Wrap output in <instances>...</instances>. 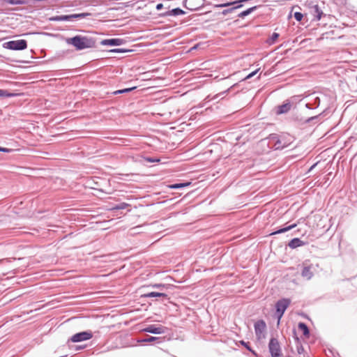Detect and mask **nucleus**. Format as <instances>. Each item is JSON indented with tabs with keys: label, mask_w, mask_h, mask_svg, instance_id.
I'll return each mask as SVG.
<instances>
[{
	"label": "nucleus",
	"mask_w": 357,
	"mask_h": 357,
	"mask_svg": "<svg viewBox=\"0 0 357 357\" xmlns=\"http://www.w3.org/2000/svg\"><path fill=\"white\" fill-rule=\"evenodd\" d=\"M5 45L6 48L12 50H23L27 47V42L24 39L10 40L7 42Z\"/></svg>",
	"instance_id": "5"
},
{
	"label": "nucleus",
	"mask_w": 357,
	"mask_h": 357,
	"mask_svg": "<svg viewBox=\"0 0 357 357\" xmlns=\"http://www.w3.org/2000/svg\"><path fill=\"white\" fill-rule=\"evenodd\" d=\"M129 51L130 50H126V49H120V48L113 49V50H110L111 52H116V53H124V52H129Z\"/></svg>",
	"instance_id": "33"
},
{
	"label": "nucleus",
	"mask_w": 357,
	"mask_h": 357,
	"mask_svg": "<svg viewBox=\"0 0 357 357\" xmlns=\"http://www.w3.org/2000/svg\"><path fill=\"white\" fill-rule=\"evenodd\" d=\"M305 244V242H303V241H301L300 238H294L293 239H291L289 243H288V245L289 246V248H291V249H295L298 247H301V246H303Z\"/></svg>",
	"instance_id": "13"
},
{
	"label": "nucleus",
	"mask_w": 357,
	"mask_h": 357,
	"mask_svg": "<svg viewBox=\"0 0 357 357\" xmlns=\"http://www.w3.org/2000/svg\"><path fill=\"white\" fill-rule=\"evenodd\" d=\"M236 84H234V85H232L229 89H228L227 90H225L217 95H215L213 98V100H216L217 98H223V96H225L226 94H227V93L229 91V90L232 88H234V86H236Z\"/></svg>",
	"instance_id": "24"
},
{
	"label": "nucleus",
	"mask_w": 357,
	"mask_h": 357,
	"mask_svg": "<svg viewBox=\"0 0 357 357\" xmlns=\"http://www.w3.org/2000/svg\"><path fill=\"white\" fill-rule=\"evenodd\" d=\"M313 10H314V15L315 20L317 21L320 20L321 18V16L323 15L322 10L320 9V8L319 7L318 5H315L313 7Z\"/></svg>",
	"instance_id": "15"
},
{
	"label": "nucleus",
	"mask_w": 357,
	"mask_h": 357,
	"mask_svg": "<svg viewBox=\"0 0 357 357\" xmlns=\"http://www.w3.org/2000/svg\"><path fill=\"white\" fill-rule=\"evenodd\" d=\"M292 104L289 100H286L282 105L277 107L276 114H282L287 113L291 108Z\"/></svg>",
	"instance_id": "11"
},
{
	"label": "nucleus",
	"mask_w": 357,
	"mask_h": 357,
	"mask_svg": "<svg viewBox=\"0 0 357 357\" xmlns=\"http://www.w3.org/2000/svg\"><path fill=\"white\" fill-rule=\"evenodd\" d=\"M356 14H357V10H356Z\"/></svg>",
	"instance_id": "40"
},
{
	"label": "nucleus",
	"mask_w": 357,
	"mask_h": 357,
	"mask_svg": "<svg viewBox=\"0 0 357 357\" xmlns=\"http://www.w3.org/2000/svg\"><path fill=\"white\" fill-rule=\"evenodd\" d=\"M135 89V87H131V88H126V89H121V90H118V91H114V94H120V93H128V92L132 91Z\"/></svg>",
	"instance_id": "28"
},
{
	"label": "nucleus",
	"mask_w": 357,
	"mask_h": 357,
	"mask_svg": "<svg viewBox=\"0 0 357 357\" xmlns=\"http://www.w3.org/2000/svg\"><path fill=\"white\" fill-rule=\"evenodd\" d=\"M306 107L308 108V109H312L313 108V105L312 104L308 102L305 105Z\"/></svg>",
	"instance_id": "38"
},
{
	"label": "nucleus",
	"mask_w": 357,
	"mask_h": 357,
	"mask_svg": "<svg viewBox=\"0 0 357 357\" xmlns=\"http://www.w3.org/2000/svg\"><path fill=\"white\" fill-rule=\"evenodd\" d=\"M294 18L298 21L300 22L302 20L303 17V15L300 12H296L294 15Z\"/></svg>",
	"instance_id": "31"
},
{
	"label": "nucleus",
	"mask_w": 357,
	"mask_h": 357,
	"mask_svg": "<svg viewBox=\"0 0 357 357\" xmlns=\"http://www.w3.org/2000/svg\"><path fill=\"white\" fill-rule=\"evenodd\" d=\"M255 335L258 340H261L265 338L264 332L266 329V324L265 321L262 319L258 320L255 323Z\"/></svg>",
	"instance_id": "6"
},
{
	"label": "nucleus",
	"mask_w": 357,
	"mask_h": 357,
	"mask_svg": "<svg viewBox=\"0 0 357 357\" xmlns=\"http://www.w3.org/2000/svg\"><path fill=\"white\" fill-rule=\"evenodd\" d=\"M313 103L312 105H314L315 107H317L320 105V99L319 97L315 96L313 98Z\"/></svg>",
	"instance_id": "32"
},
{
	"label": "nucleus",
	"mask_w": 357,
	"mask_h": 357,
	"mask_svg": "<svg viewBox=\"0 0 357 357\" xmlns=\"http://www.w3.org/2000/svg\"><path fill=\"white\" fill-rule=\"evenodd\" d=\"M268 350L271 357H280L282 356L281 347L277 338H271L268 343Z\"/></svg>",
	"instance_id": "4"
},
{
	"label": "nucleus",
	"mask_w": 357,
	"mask_h": 357,
	"mask_svg": "<svg viewBox=\"0 0 357 357\" xmlns=\"http://www.w3.org/2000/svg\"><path fill=\"white\" fill-rule=\"evenodd\" d=\"M160 337H158L149 336L146 338L138 339L137 342L138 343L153 342L160 340Z\"/></svg>",
	"instance_id": "18"
},
{
	"label": "nucleus",
	"mask_w": 357,
	"mask_h": 357,
	"mask_svg": "<svg viewBox=\"0 0 357 357\" xmlns=\"http://www.w3.org/2000/svg\"><path fill=\"white\" fill-rule=\"evenodd\" d=\"M130 205L127 203L122 202L119 204H116L114 206L112 209L113 210H123L126 209L127 207H128Z\"/></svg>",
	"instance_id": "25"
},
{
	"label": "nucleus",
	"mask_w": 357,
	"mask_h": 357,
	"mask_svg": "<svg viewBox=\"0 0 357 357\" xmlns=\"http://www.w3.org/2000/svg\"><path fill=\"white\" fill-rule=\"evenodd\" d=\"M90 15L89 13H82L71 15H56L50 17V20L53 22H69L77 19H83Z\"/></svg>",
	"instance_id": "2"
},
{
	"label": "nucleus",
	"mask_w": 357,
	"mask_h": 357,
	"mask_svg": "<svg viewBox=\"0 0 357 357\" xmlns=\"http://www.w3.org/2000/svg\"><path fill=\"white\" fill-rule=\"evenodd\" d=\"M258 6H252L251 8H248L245 10L242 11L238 15V17L240 18H244L245 17L248 16V15L251 14L252 12L256 10L257 9Z\"/></svg>",
	"instance_id": "14"
},
{
	"label": "nucleus",
	"mask_w": 357,
	"mask_h": 357,
	"mask_svg": "<svg viewBox=\"0 0 357 357\" xmlns=\"http://www.w3.org/2000/svg\"><path fill=\"white\" fill-rule=\"evenodd\" d=\"M298 327L301 331H302V332L305 336H308L310 335L309 328L305 323L300 322L298 325Z\"/></svg>",
	"instance_id": "17"
},
{
	"label": "nucleus",
	"mask_w": 357,
	"mask_h": 357,
	"mask_svg": "<svg viewBox=\"0 0 357 357\" xmlns=\"http://www.w3.org/2000/svg\"><path fill=\"white\" fill-rule=\"evenodd\" d=\"M0 151L4 152V153H10L12 151V149L0 146Z\"/></svg>",
	"instance_id": "36"
},
{
	"label": "nucleus",
	"mask_w": 357,
	"mask_h": 357,
	"mask_svg": "<svg viewBox=\"0 0 357 357\" xmlns=\"http://www.w3.org/2000/svg\"><path fill=\"white\" fill-rule=\"evenodd\" d=\"M124 42L125 40L122 38H110L102 40L100 43L102 45L119 46L123 45Z\"/></svg>",
	"instance_id": "10"
},
{
	"label": "nucleus",
	"mask_w": 357,
	"mask_h": 357,
	"mask_svg": "<svg viewBox=\"0 0 357 357\" xmlns=\"http://www.w3.org/2000/svg\"><path fill=\"white\" fill-rule=\"evenodd\" d=\"M93 337V333L90 331H82L73 335L70 337L73 342H79L85 340H89Z\"/></svg>",
	"instance_id": "7"
},
{
	"label": "nucleus",
	"mask_w": 357,
	"mask_h": 357,
	"mask_svg": "<svg viewBox=\"0 0 357 357\" xmlns=\"http://www.w3.org/2000/svg\"><path fill=\"white\" fill-rule=\"evenodd\" d=\"M241 7H243V4H237L236 6H234L232 8H229L223 10L222 12V14L223 15H227L229 13H231L233 11H234L236 9L240 8Z\"/></svg>",
	"instance_id": "20"
},
{
	"label": "nucleus",
	"mask_w": 357,
	"mask_h": 357,
	"mask_svg": "<svg viewBox=\"0 0 357 357\" xmlns=\"http://www.w3.org/2000/svg\"><path fill=\"white\" fill-rule=\"evenodd\" d=\"M291 303V301L288 298H282L275 303V316L278 319V322L283 316L285 310Z\"/></svg>",
	"instance_id": "3"
},
{
	"label": "nucleus",
	"mask_w": 357,
	"mask_h": 357,
	"mask_svg": "<svg viewBox=\"0 0 357 357\" xmlns=\"http://www.w3.org/2000/svg\"><path fill=\"white\" fill-rule=\"evenodd\" d=\"M296 227V224H293V225H291L288 227H283L282 229H280L275 231H273L271 234V235H275V234H282V233H284L287 231H289L290 229L294 228Z\"/></svg>",
	"instance_id": "16"
},
{
	"label": "nucleus",
	"mask_w": 357,
	"mask_h": 357,
	"mask_svg": "<svg viewBox=\"0 0 357 357\" xmlns=\"http://www.w3.org/2000/svg\"><path fill=\"white\" fill-rule=\"evenodd\" d=\"M312 268L313 266L312 264H307L305 262L303 263L301 271V276L306 280H310L314 275Z\"/></svg>",
	"instance_id": "9"
},
{
	"label": "nucleus",
	"mask_w": 357,
	"mask_h": 357,
	"mask_svg": "<svg viewBox=\"0 0 357 357\" xmlns=\"http://www.w3.org/2000/svg\"><path fill=\"white\" fill-rule=\"evenodd\" d=\"M259 69H257V70H255V71H253V72L250 73V74H248V75L245 77V79H250V78L252 77L253 76H255V75L257 74V73L259 71Z\"/></svg>",
	"instance_id": "34"
},
{
	"label": "nucleus",
	"mask_w": 357,
	"mask_h": 357,
	"mask_svg": "<svg viewBox=\"0 0 357 357\" xmlns=\"http://www.w3.org/2000/svg\"><path fill=\"white\" fill-rule=\"evenodd\" d=\"M278 37H279V33H273L269 39V40H270L269 43L273 44L275 42V40L278 38Z\"/></svg>",
	"instance_id": "29"
},
{
	"label": "nucleus",
	"mask_w": 357,
	"mask_h": 357,
	"mask_svg": "<svg viewBox=\"0 0 357 357\" xmlns=\"http://www.w3.org/2000/svg\"><path fill=\"white\" fill-rule=\"evenodd\" d=\"M269 140V143H271L272 144H274L277 141V139H280L279 136L277 134H271L269 137H268Z\"/></svg>",
	"instance_id": "27"
},
{
	"label": "nucleus",
	"mask_w": 357,
	"mask_h": 357,
	"mask_svg": "<svg viewBox=\"0 0 357 357\" xmlns=\"http://www.w3.org/2000/svg\"><path fill=\"white\" fill-rule=\"evenodd\" d=\"M162 7V3H158L157 6H156V9L157 10H160L161 9V8Z\"/></svg>",
	"instance_id": "39"
},
{
	"label": "nucleus",
	"mask_w": 357,
	"mask_h": 357,
	"mask_svg": "<svg viewBox=\"0 0 357 357\" xmlns=\"http://www.w3.org/2000/svg\"><path fill=\"white\" fill-rule=\"evenodd\" d=\"M320 115H321V114H319V115H317V116H312V117L309 118V119L306 121V122H307V123H310V122H312V121H315V119H318V118L320 116Z\"/></svg>",
	"instance_id": "35"
},
{
	"label": "nucleus",
	"mask_w": 357,
	"mask_h": 357,
	"mask_svg": "<svg viewBox=\"0 0 357 357\" xmlns=\"http://www.w3.org/2000/svg\"><path fill=\"white\" fill-rule=\"evenodd\" d=\"M153 287L158 289H163L165 287V285L162 284H155Z\"/></svg>",
	"instance_id": "37"
},
{
	"label": "nucleus",
	"mask_w": 357,
	"mask_h": 357,
	"mask_svg": "<svg viewBox=\"0 0 357 357\" xmlns=\"http://www.w3.org/2000/svg\"><path fill=\"white\" fill-rule=\"evenodd\" d=\"M287 145L285 143H282L280 139H277L275 142L273 144V147L275 149H282L285 148Z\"/></svg>",
	"instance_id": "19"
},
{
	"label": "nucleus",
	"mask_w": 357,
	"mask_h": 357,
	"mask_svg": "<svg viewBox=\"0 0 357 357\" xmlns=\"http://www.w3.org/2000/svg\"><path fill=\"white\" fill-rule=\"evenodd\" d=\"M15 96V93H10L7 90L0 89V97L3 98H11Z\"/></svg>",
	"instance_id": "22"
},
{
	"label": "nucleus",
	"mask_w": 357,
	"mask_h": 357,
	"mask_svg": "<svg viewBox=\"0 0 357 357\" xmlns=\"http://www.w3.org/2000/svg\"><path fill=\"white\" fill-rule=\"evenodd\" d=\"M142 296L144 298H167V294H166L165 293L155 292V291L145 293L143 294Z\"/></svg>",
	"instance_id": "12"
},
{
	"label": "nucleus",
	"mask_w": 357,
	"mask_h": 357,
	"mask_svg": "<svg viewBox=\"0 0 357 357\" xmlns=\"http://www.w3.org/2000/svg\"><path fill=\"white\" fill-rule=\"evenodd\" d=\"M144 160L146 161V162H160V159L158 158H152V157H146L144 158Z\"/></svg>",
	"instance_id": "30"
},
{
	"label": "nucleus",
	"mask_w": 357,
	"mask_h": 357,
	"mask_svg": "<svg viewBox=\"0 0 357 357\" xmlns=\"http://www.w3.org/2000/svg\"><path fill=\"white\" fill-rule=\"evenodd\" d=\"M241 344L242 345H243L248 351H250L252 354H254L255 356H257V353L255 352V350H253L249 345V342H245V341L243 340H241Z\"/></svg>",
	"instance_id": "26"
},
{
	"label": "nucleus",
	"mask_w": 357,
	"mask_h": 357,
	"mask_svg": "<svg viewBox=\"0 0 357 357\" xmlns=\"http://www.w3.org/2000/svg\"><path fill=\"white\" fill-rule=\"evenodd\" d=\"M141 331L155 335H160L165 333L166 327L162 326L149 325L147 327L142 329Z\"/></svg>",
	"instance_id": "8"
},
{
	"label": "nucleus",
	"mask_w": 357,
	"mask_h": 357,
	"mask_svg": "<svg viewBox=\"0 0 357 357\" xmlns=\"http://www.w3.org/2000/svg\"><path fill=\"white\" fill-rule=\"evenodd\" d=\"M67 42L73 45L77 50L94 47L96 45V40L93 38L82 36H75L68 38Z\"/></svg>",
	"instance_id": "1"
},
{
	"label": "nucleus",
	"mask_w": 357,
	"mask_h": 357,
	"mask_svg": "<svg viewBox=\"0 0 357 357\" xmlns=\"http://www.w3.org/2000/svg\"><path fill=\"white\" fill-rule=\"evenodd\" d=\"M190 183H178L171 185L169 187L172 189H178L190 185Z\"/></svg>",
	"instance_id": "23"
},
{
	"label": "nucleus",
	"mask_w": 357,
	"mask_h": 357,
	"mask_svg": "<svg viewBox=\"0 0 357 357\" xmlns=\"http://www.w3.org/2000/svg\"><path fill=\"white\" fill-rule=\"evenodd\" d=\"M169 14L171 15L178 16V15H184L185 11L183 10L182 9H181L180 8H173L172 10H171L169 11Z\"/></svg>",
	"instance_id": "21"
}]
</instances>
